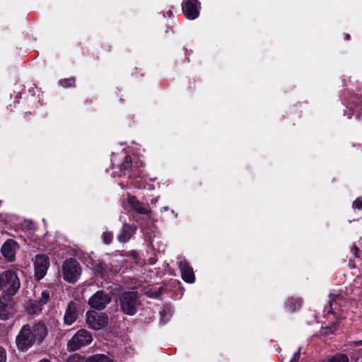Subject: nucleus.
I'll return each mask as SVG.
<instances>
[{"instance_id":"nucleus-22","label":"nucleus","mask_w":362,"mask_h":362,"mask_svg":"<svg viewBox=\"0 0 362 362\" xmlns=\"http://www.w3.org/2000/svg\"><path fill=\"white\" fill-rule=\"evenodd\" d=\"M74 83L75 80L74 78H64L59 81V85L64 88L71 87L74 85Z\"/></svg>"},{"instance_id":"nucleus-18","label":"nucleus","mask_w":362,"mask_h":362,"mask_svg":"<svg viewBox=\"0 0 362 362\" xmlns=\"http://www.w3.org/2000/svg\"><path fill=\"white\" fill-rule=\"evenodd\" d=\"M41 305L39 302L35 300L30 301L28 306V310L31 313L37 314L41 311Z\"/></svg>"},{"instance_id":"nucleus-6","label":"nucleus","mask_w":362,"mask_h":362,"mask_svg":"<svg viewBox=\"0 0 362 362\" xmlns=\"http://www.w3.org/2000/svg\"><path fill=\"white\" fill-rule=\"evenodd\" d=\"M35 278L40 281L47 274L49 267V259L44 254L37 255L34 259Z\"/></svg>"},{"instance_id":"nucleus-16","label":"nucleus","mask_w":362,"mask_h":362,"mask_svg":"<svg viewBox=\"0 0 362 362\" xmlns=\"http://www.w3.org/2000/svg\"><path fill=\"white\" fill-rule=\"evenodd\" d=\"M302 300L300 298H288L287 302L286 303V306L288 310L291 312H294L296 310L299 309L301 307Z\"/></svg>"},{"instance_id":"nucleus-11","label":"nucleus","mask_w":362,"mask_h":362,"mask_svg":"<svg viewBox=\"0 0 362 362\" xmlns=\"http://www.w3.org/2000/svg\"><path fill=\"white\" fill-rule=\"evenodd\" d=\"M17 243L13 240L6 241L1 247V251L3 256L9 262L15 259V255L18 250Z\"/></svg>"},{"instance_id":"nucleus-33","label":"nucleus","mask_w":362,"mask_h":362,"mask_svg":"<svg viewBox=\"0 0 362 362\" xmlns=\"http://www.w3.org/2000/svg\"><path fill=\"white\" fill-rule=\"evenodd\" d=\"M354 344H355L356 346H361V345H362V341H354Z\"/></svg>"},{"instance_id":"nucleus-8","label":"nucleus","mask_w":362,"mask_h":362,"mask_svg":"<svg viewBox=\"0 0 362 362\" xmlns=\"http://www.w3.org/2000/svg\"><path fill=\"white\" fill-rule=\"evenodd\" d=\"M111 297L103 291H98L93 295L88 300V304L90 307L102 310L110 302Z\"/></svg>"},{"instance_id":"nucleus-20","label":"nucleus","mask_w":362,"mask_h":362,"mask_svg":"<svg viewBox=\"0 0 362 362\" xmlns=\"http://www.w3.org/2000/svg\"><path fill=\"white\" fill-rule=\"evenodd\" d=\"M349 358L345 354L335 355L332 358L328 360L327 362H348Z\"/></svg>"},{"instance_id":"nucleus-26","label":"nucleus","mask_w":362,"mask_h":362,"mask_svg":"<svg viewBox=\"0 0 362 362\" xmlns=\"http://www.w3.org/2000/svg\"><path fill=\"white\" fill-rule=\"evenodd\" d=\"M353 207L356 209H362V197L356 199L353 202Z\"/></svg>"},{"instance_id":"nucleus-2","label":"nucleus","mask_w":362,"mask_h":362,"mask_svg":"<svg viewBox=\"0 0 362 362\" xmlns=\"http://www.w3.org/2000/svg\"><path fill=\"white\" fill-rule=\"evenodd\" d=\"M119 303L122 310L125 314L134 315L140 303L138 293L134 291L123 293L120 296Z\"/></svg>"},{"instance_id":"nucleus-32","label":"nucleus","mask_w":362,"mask_h":362,"mask_svg":"<svg viewBox=\"0 0 362 362\" xmlns=\"http://www.w3.org/2000/svg\"><path fill=\"white\" fill-rule=\"evenodd\" d=\"M158 198H159V197H156L154 199H152L151 200V203L153 204H156L157 203V202L158 201Z\"/></svg>"},{"instance_id":"nucleus-3","label":"nucleus","mask_w":362,"mask_h":362,"mask_svg":"<svg viewBox=\"0 0 362 362\" xmlns=\"http://www.w3.org/2000/svg\"><path fill=\"white\" fill-rule=\"evenodd\" d=\"M62 273L65 281L71 284L76 282L81 274L79 263L73 258L66 259L62 265Z\"/></svg>"},{"instance_id":"nucleus-24","label":"nucleus","mask_w":362,"mask_h":362,"mask_svg":"<svg viewBox=\"0 0 362 362\" xmlns=\"http://www.w3.org/2000/svg\"><path fill=\"white\" fill-rule=\"evenodd\" d=\"M131 166H132L131 158L128 156H126L124 159V161L122 162V163L120 165V170L122 171H124V170H126L130 168Z\"/></svg>"},{"instance_id":"nucleus-34","label":"nucleus","mask_w":362,"mask_h":362,"mask_svg":"<svg viewBox=\"0 0 362 362\" xmlns=\"http://www.w3.org/2000/svg\"><path fill=\"white\" fill-rule=\"evenodd\" d=\"M168 209V206H164L161 209V211H167Z\"/></svg>"},{"instance_id":"nucleus-13","label":"nucleus","mask_w":362,"mask_h":362,"mask_svg":"<svg viewBox=\"0 0 362 362\" xmlns=\"http://www.w3.org/2000/svg\"><path fill=\"white\" fill-rule=\"evenodd\" d=\"M127 203L134 209L136 212L141 214H148L151 211L147 209L144 204L139 202L136 197L131 195L130 194H127Z\"/></svg>"},{"instance_id":"nucleus-1","label":"nucleus","mask_w":362,"mask_h":362,"mask_svg":"<svg viewBox=\"0 0 362 362\" xmlns=\"http://www.w3.org/2000/svg\"><path fill=\"white\" fill-rule=\"evenodd\" d=\"M47 333V328L41 322L23 325L16 337L18 349L22 351H27L35 343L42 342Z\"/></svg>"},{"instance_id":"nucleus-36","label":"nucleus","mask_w":362,"mask_h":362,"mask_svg":"<svg viewBox=\"0 0 362 362\" xmlns=\"http://www.w3.org/2000/svg\"><path fill=\"white\" fill-rule=\"evenodd\" d=\"M349 37H350L349 35H346V40H349Z\"/></svg>"},{"instance_id":"nucleus-4","label":"nucleus","mask_w":362,"mask_h":362,"mask_svg":"<svg viewBox=\"0 0 362 362\" xmlns=\"http://www.w3.org/2000/svg\"><path fill=\"white\" fill-rule=\"evenodd\" d=\"M92 341L93 337L91 333L86 329H81L69 341L67 347L70 351H76L81 347L89 345Z\"/></svg>"},{"instance_id":"nucleus-28","label":"nucleus","mask_w":362,"mask_h":362,"mask_svg":"<svg viewBox=\"0 0 362 362\" xmlns=\"http://www.w3.org/2000/svg\"><path fill=\"white\" fill-rule=\"evenodd\" d=\"M66 362H83V358L78 355L70 356Z\"/></svg>"},{"instance_id":"nucleus-30","label":"nucleus","mask_w":362,"mask_h":362,"mask_svg":"<svg viewBox=\"0 0 362 362\" xmlns=\"http://www.w3.org/2000/svg\"><path fill=\"white\" fill-rule=\"evenodd\" d=\"M300 357V349L298 350L296 353H294L292 358L291 359L290 362H297Z\"/></svg>"},{"instance_id":"nucleus-27","label":"nucleus","mask_w":362,"mask_h":362,"mask_svg":"<svg viewBox=\"0 0 362 362\" xmlns=\"http://www.w3.org/2000/svg\"><path fill=\"white\" fill-rule=\"evenodd\" d=\"M0 318L3 320H6L9 318L8 313H6L4 309L1 308V303H0Z\"/></svg>"},{"instance_id":"nucleus-12","label":"nucleus","mask_w":362,"mask_h":362,"mask_svg":"<svg viewBox=\"0 0 362 362\" xmlns=\"http://www.w3.org/2000/svg\"><path fill=\"white\" fill-rule=\"evenodd\" d=\"M77 305L75 302L69 303L64 315V322L66 325H71L78 318V313L77 310Z\"/></svg>"},{"instance_id":"nucleus-5","label":"nucleus","mask_w":362,"mask_h":362,"mask_svg":"<svg viewBox=\"0 0 362 362\" xmlns=\"http://www.w3.org/2000/svg\"><path fill=\"white\" fill-rule=\"evenodd\" d=\"M86 323L93 329H102L107 323V317L103 313H98L94 310L86 313Z\"/></svg>"},{"instance_id":"nucleus-37","label":"nucleus","mask_w":362,"mask_h":362,"mask_svg":"<svg viewBox=\"0 0 362 362\" xmlns=\"http://www.w3.org/2000/svg\"><path fill=\"white\" fill-rule=\"evenodd\" d=\"M112 262H117V260H114V259H112Z\"/></svg>"},{"instance_id":"nucleus-17","label":"nucleus","mask_w":362,"mask_h":362,"mask_svg":"<svg viewBox=\"0 0 362 362\" xmlns=\"http://www.w3.org/2000/svg\"><path fill=\"white\" fill-rule=\"evenodd\" d=\"M89 362H113L105 354H95L89 358Z\"/></svg>"},{"instance_id":"nucleus-15","label":"nucleus","mask_w":362,"mask_h":362,"mask_svg":"<svg viewBox=\"0 0 362 362\" xmlns=\"http://www.w3.org/2000/svg\"><path fill=\"white\" fill-rule=\"evenodd\" d=\"M96 272L100 274L103 278L108 277L110 272H117L118 269L117 268L110 269L108 266L104 262H98L96 265Z\"/></svg>"},{"instance_id":"nucleus-25","label":"nucleus","mask_w":362,"mask_h":362,"mask_svg":"<svg viewBox=\"0 0 362 362\" xmlns=\"http://www.w3.org/2000/svg\"><path fill=\"white\" fill-rule=\"evenodd\" d=\"M113 235L112 233L110 231L105 230L103 233V242L105 244H110L112 242Z\"/></svg>"},{"instance_id":"nucleus-19","label":"nucleus","mask_w":362,"mask_h":362,"mask_svg":"<svg viewBox=\"0 0 362 362\" xmlns=\"http://www.w3.org/2000/svg\"><path fill=\"white\" fill-rule=\"evenodd\" d=\"M160 320L164 323L166 322L172 316V310L170 308H164L160 313Z\"/></svg>"},{"instance_id":"nucleus-9","label":"nucleus","mask_w":362,"mask_h":362,"mask_svg":"<svg viewBox=\"0 0 362 362\" xmlns=\"http://www.w3.org/2000/svg\"><path fill=\"white\" fill-rule=\"evenodd\" d=\"M200 3L197 0H185L182 4V10L186 18L194 20L199 15Z\"/></svg>"},{"instance_id":"nucleus-35","label":"nucleus","mask_w":362,"mask_h":362,"mask_svg":"<svg viewBox=\"0 0 362 362\" xmlns=\"http://www.w3.org/2000/svg\"><path fill=\"white\" fill-rule=\"evenodd\" d=\"M39 362H50V361L47 359H42V360L40 361Z\"/></svg>"},{"instance_id":"nucleus-10","label":"nucleus","mask_w":362,"mask_h":362,"mask_svg":"<svg viewBox=\"0 0 362 362\" xmlns=\"http://www.w3.org/2000/svg\"><path fill=\"white\" fill-rule=\"evenodd\" d=\"M177 264L182 279L187 283H194L195 276L192 268L183 257H178Z\"/></svg>"},{"instance_id":"nucleus-31","label":"nucleus","mask_w":362,"mask_h":362,"mask_svg":"<svg viewBox=\"0 0 362 362\" xmlns=\"http://www.w3.org/2000/svg\"><path fill=\"white\" fill-rule=\"evenodd\" d=\"M358 248L356 245H354L353 247L351 248V251L354 252L355 257H358Z\"/></svg>"},{"instance_id":"nucleus-14","label":"nucleus","mask_w":362,"mask_h":362,"mask_svg":"<svg viewBox=\"0 0 362 362\" xmlns=\"http://www.w3.org/2000/svg\"><path fill=\"white\" fill-rule=\"evenodd\" d=\"M136 227L131 224H124L120 233L118 235V240L121 243H126L130 240L136 231Z\"/></svg>"},{"instance_id":"nucleus-21","label":"nucleus","mask_w":362,"mask_h":362,"mask_svg":"<svg viewBox=\"0 0 362 362\" xmlns=\"http://www.w3.org/2000/svg\"><path fill=\"white\" fill-rule=\"evenodd\" d=\"M162 291H163V288L162 287H159L158 288L148 290L146 292V294L150 298H158L160 297Z\"/></svg>"},{"instance_id":"nucleus-23","label":"nucleus","mask_w":362,"mask_h":362,"mask_svg":"<svg viewBox=\"0 0 362 362\" xmlns=\"http://www.w3.org/2000/svg\"><path fill=\"white\" fill-rule=\"evenodd\" d=\"M50 298L49 292L48 291H43L41 293V297L39 299V303L41 305H45L48 303Z\"/></svg>"},{"instance_id":"nucleus-29","label":"nucleus","mask_w":362,"mask_h":362,"mask_svg":"<svg viewBox=\"0 0 362 362\" xmlns=\"http://www.w3.org/2000/svg\"><path fill=\"white\" fill-rule=\"evenodd\" d=\"M6 351L3 348L0 347V362H6Z\"/></svg>"},{"instance_id":"nucleus-7","label":"nucleus","mask_w":362,"mask_h":362,"mask_svg":"<svg viewBox=\"0 0 362 362\" xmlns=\"http://www.w3.org/2000/svg\"><path fill=\"white\" fill-rule=\"evenodd\" d=\"M3 281L8 293L14 295L19 289L21 283L17 274L12 271H6L3 274Z\"/></svg>"}]
</instances>
